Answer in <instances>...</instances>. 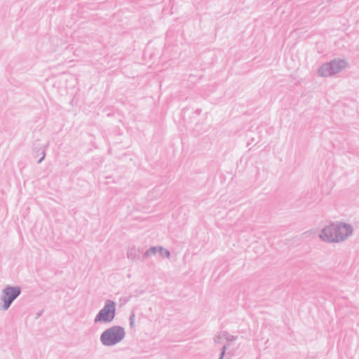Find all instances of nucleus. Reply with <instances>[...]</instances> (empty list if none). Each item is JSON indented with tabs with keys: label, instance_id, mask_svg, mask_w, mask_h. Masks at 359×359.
<instances>
[{
	"label": "nucleus",
	"instance_id": "obj_7",
	"mask_svg": "<svg viewBox=\"0 0 359 359\" xmlns=\"http://www.w3.org/2000/svg\"><path fill=\"white\" fill-rule=\"evenodd\" d=\"M143 250L142 248H136L135 246H132L128 248L127 251V257L133 261H137L140 259V255Z\"/></svg>",
	"mask_w": 359,
	"mask_h": 359
},
{
	"label": "nucleus",
	"instance_id": "obj_4",
	"mask_svg": "<svg viewBox=\"0 0 359 359\" xmlns=\"http://www.w3.org/2000/svg\"><path fill=\"white\" fill-rule=\"evenodd\" d=\"M320 238L321 240L324 241H327L330 243H337V236H336V228L335 224L332 223L326 226H325L320 235Z\"/></svg>",
	"mask_w": 359,
	"mask_h": 359
},
{
	"label": "nucleus",
	"instance_id": "obj_13",
	"mask_svg": "<svg viewBox=\"0 0 359 359\" xmlns=\"http://www.w3.org/2000/svg\"><path fill=\"white\" fill-rule=\"evenodd\" d=\"M222 339H223V337H222V334L221 332L219 335L215 336V337L214 338V341L215 343L220 344V343H222Z\"/></svg>",
	"mask_w": 359,
	"mask_h": 359
},
{
	"label": "nucleus",
	"instance_id": "obj_9",
	"mask_svg": "<svg viewBox=\"0 0 359 359\" xmlns=\"http://www.w3.org/2000/svg\"><path fill=\"white\" fill-rule=\"evenodd\" d=\"M157 252H159L158 251V247L154 246L149 248L143 255V259L151 257L153 255H156Z\"/></svg>",
	"mask_w": 359,
	"mask_h": 359
},
{
	"label": "nucleus",
	"instance_id": "obj_1",
	"mask_svg": "<svg viewBox=\"0 0 359 359\" xmlns=\"http://www.w3.org/2000/svg\"><path fill=\"white\" fill-rule=\"evenodd\" d=\"M126 336L123 327L114 325L106 329L100 335V342L104 346H113L120 343Z\"/></svg>",
	"mask_w": 359,
	"mask_h": 359
},
{
	"label": "nucleus",
	"instance_id": "obj_8",
	"mask_svg": "<svg viewBox=\"0 0 359 359\" xmlns=\"http://www.w3.org/2000/svg\"><path fill=\"white\" fill-rule=\"evenodd\" d=\"M318 74L322 76H330L333 75V72L331 70L330 65L329 62L325 63L320 66L318 69Z\"/></svg>",
	"mask_w": 359,
	"mask_h": 359
},
{
	"label": "nucleus",
	"instance_id": "obj_10",
	"mask_svg": "<svg viewBox=\"0 0 359 359\" xmlns=\"http://www.w3.org/2000/svg\"><path fill=\"white\" fill-rule=\"evenodd\" d=\"M222 337L227 341H233L237 339V337L230 334L229 332L224 331L222 332Z\"/></svg>",
	"mask_w": 359,
	"mask_h": 359
},
{
	"label": "nucleus",
	"instance_id": "obj_5",
	"mask_svg": "<svg viewBox=\"0 0 359 359\" xmlns=\"http://www.w3.org/2000/svg\"><path fill=\"white\" fill-rule=\"evenodd\" d=\"M335 228L336 236H337V242L346 240L353 233V227L349 224H335Z\"/></svg>",
	"mask_w": 359,
	"mask_h": 359
},
{
	"label": "nucleus",
	"instance_id": "obj_3",
	"mask_svg": "<svg viewBox=\"0 0 359 359\" xmlns=\"http://www.w3.org/2000/svg\"><path fill=\"white\" fill-rule=\"evenodd\" d=\"M21 294V288L19 286L7 285L2 290V295L1 297L3 304L0 306V309L4 311L8 310L12 303L20 296Z\"/></svg>",
	"mask_w": 359,
	"mask_h": 359
},
{
	"label": "nucleus",
	"instance_id": "obj_6",
	"mask_svg": "<svg viewBox=\"0 0 359 359\" xmlns=\"http://www.w3.org/2000/svg\"><path fill=\"white\" fill-rule=\"evenodd\" d=\"M329 64L330 65L331 70L334 74L339 73L344 69L347 65L346 62L344 60H334L330 62Z\"/></svg>",
	"mask_w": 359,
	"mask_h": 359
},
{
	"label": "nucleus",
	"instance_id": "obj_15",
	"mask_svg": "<svg viewBox=\"0 0 359 359\" xmlns=\"http://www.w3.org/2000/svg\"><path fill=\"white\" fill-rule=\"evenodd\" d=\"M45 156H46V152H45V150L43 149V150L42 151V157H41V158L38 161V162H37V163H41V161L44 159Z\"/></svg>",
	"mask_w": 359,
	"mask_h": 359
},
{
	"label": "nucleus",
	"instance_id": "obj_2",
	"mask_svg": "<svg viewBox=\"0 0 359 359\" xmlns=\"http://www.w3.org/2000/svg\"><path fill=\"white\" fill-rule=\"evenodd\" d=\"M116 302L107 299L105 301L104 306L96 315L94 322L97 323H110L116 316Z\"/></svg>",
	"mask_w": 359,
	"mask_h": 359
},
{
	"label": "nucleus",
	"instance_id": "obj_14",
	"mask_svg": "<svg viewBox=\"0 0 359 359\" xmlns=\"http://www.w3.org/2000/svg\"><path fill=\"white\" fill-rule=\"evenodd\" d=\"M135 315L134 313H132L130 316V326L131 327H133L134 326V323H135Z\"/></svg>",
	"mask_w": 359,
	"mask_h": 359
},
{
	"label": "nucleus",
	"instance_id": "obj_12",
	"mask_svg": "<svg viewBox=\"0 0 359 359\" xmlns=\"http://www.w3.org/2000/svg\"><path fill=\"white\" fill-rule=\"evenodd\" d=\"M226 345H224L222 348H221V353L219 354V359H224V355H225V352H226Z\"/></svg>",
	"mask_w": 359,
	"mask_h": 359
},
{
	"label": "nucleus",
	"instance_id": "obj_11",
	"mask_svg": "<svg viewBox=\"0 0 359 359\" xmlns=\"http://www.w3.org/2000/svg\"><path fill=\"white\" fill-rule=\"evenodd\" d=\"M158 251L161 257L168 258L170 256V251L162 247H158Z\"/></svg>",
	"mask_w": 359,
	"mask_h": 359
}]
</instances>
